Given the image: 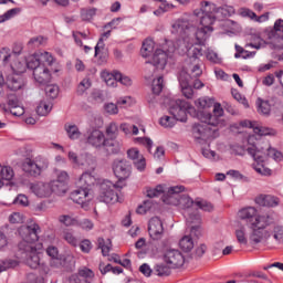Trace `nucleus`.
<instances>
[{"mask_svg": "<svg viewBox=\"0 0 283 283\" xmlns=\"http://www.w3.org/2000/svg\"><path fill=\"white\" fill-rule=\"evenodd\" d=\"M50 67H52V65L44 63L33 71V78L39 85H48V83H50L52 78Z\"/></svg>", "mask_w": 283, "mask_h": 283, "instance_id": "17", "label": "nucleus"}, {"mask_svg": "<svg viewBox=\"0 0 283 283\" xmlns=\"http://www.w3.org/2000/svg\"><path fill=\"white\" fill-rule=\"evenodd\" d=\"M222 116H224V109L221 104L214 105L213 114L208 111H199L197 113V118L201 124H195L192 126V135L196 140H203V143H207L209 138H213L216 128L211 127H218Z\"/></svg>", "mask_w": 283, "mask_h": 283, "instance_id": "3", "label": "nucleus"}, {"mask_svg": "<svg viewBox=\"0 0 283 283\" xmlns=\"http://www.w3.org/2000/svg\"><path fill=\"white\" fill-rule=\"evenodd\" d=\"M245 48H254V50H261V48H266V41L262 38L254 35L250 43L245 44Z\"/></svg>", "mask_w": 283, "mask_h": 283, "instance_id": "41", "label": "nucleus"}, {"mask_svg": "<svg viewBox=\"0 0 283 283\" xmlns=\"http://www.w3.org/2000/svg\"><path fill=\"white\" fill-rule=\"evenodd\" d=\"M106 136L108 140H114L118 136V125L116 123H111L106 126Z\"/></svg>", "mask_w": 283, "mask_h": 283, "instance_id": "45", "label": "nucleus"}, {"mask_svg": "<svg viewBox=\"0 0 283 283\" xmlns=\"http://www.w3.org/2000/svg\"><path fill=\"white\" fill-rule=\"evenodd\" d=\"M171 269L174 268L167 263H157L154 266V273L158 275V277H167L171 275Z\"/></svg>", "mask_w": 283, "mask_h": 283, "instance_id": "28", "label": "nucleus"}, {"mask_svg": "<svg viewBox=\"0 0 283 283\" xmlns=\"http://www.w3.org/2000/svg\"><path fill=\"white\" fill-rule=\"evenodd\" d=\"M86 143L96 148L105 147L109 154H118V151H120L118 143H116V140L105 138V134L99 129L91 130L86 137Z\"/></svg>", "mask_w": 283, "mask_h": 283, "instance_id": "7", "label": "nucleus"}, {"mask_svg": "<svg viewBox=\"0 0 283 283\" xmlns=\"http://www.w3.org/2000/svg\"><path fill=\"white\" fill-rule=\"evenodd\" d=\"M195 205L196 207H198V209H201L202 211H213V205L209 201H196Z\"/></svg>", "mask_w": 283, "mask_h": 283, "instance_id": "54", "label": "nucleus"}, {"mask_svg": "<svg viewBox=\"0 0 283 283\" xmlns=\"http://www.w3.org/2000/svg\"><path fill=\"white\" fill-rule=\"evenodd\" d=\"M241 127H248L249 129H253L254 134H259V136H266L269 133L263 132L262 128L255 126V122H251L249 119H244L240 122Z\"/></svg>", "mask_w": 283, "mask_h": 283, "instance_id": "36", "label": "nucleus"}, {"mask_svg": "<svg viewBox=\"0 0 283 283\" xmlns=\"http://www.w3.org/2000/svg\"><path fill=\"white\" fill-rule=\"evenodd\" d=\"M14 178V170L10 166H1L0 165V189L3 187V180L10 182Z\"/></svg>", "mask_w": 283, "mask_h": 283, "instance_id": "27", "label": "nucleus"}, {"mask_svg": "<svg viewBox=\"0 0 283 283\" xmlns=\"http://www.w3.org/2000/svg\"><path fill=\"white\" fill-rule=\"evenodd\" d=\"M167 59H169V54L163 51V49H157L148 63L154 65V67L157 70H165L167 65Z\"/></svg>", "mask_w": 283, "mask_h": 283, "instance_id": "19", "label": "nucleus"}, {"mask_svg": "<svg viewBox=\"0 0 283 283\" xmlns=\"http://www.w3.org/2000/svg\"><path fill=\"white\" fill-rule=\"evenodd\" d=\"M255 202L260 207H277L280 205V198L271 195H260L255 198Z\"/></svg>", "mask_w": 283, "mask_h": 283, "instance_id": "24", "label": "nucleus"}, {"mask_svg": "<svg viewBox=\"0 0 283 283\" xmlns=\"http://www.w3.org/2000/svg\"><path fill=\"white\" fill-rule=\"evenodd\" d=\"M51 187V193H55L56 196H63V193H66L67 186L65 184H61V181L53 180L49 182Z\"/></svg>", "mask_w": 283, "mask_h": 283, "instance_id": "32", "label": "nucleus"}, {"mask_svg": "<svg viewBox=\"0 0 283 283\" xmlns=\"http://www.w3.org/2000/svg\"><path fill=\"white\" fill-rule=\"evenodd\" d=\"M134 166L136 167L137 171H145L147 168V160L142 156L139 159L134 161Z\"/></svg>", "mask_w": 283, "mask_h": 283, "instance_id": "59", "label": "nucleus"}, {"mask_svg": "<svg viewBox=\"0 0 283 283\" xmlns=\"http://www.w3.org/2000/svg\"><path fill=\"white\" fill-rule=\"evenodd\" d=\"M239 218L245 220L250 227H253V224H258V222H264L269 217L258 214V209L254 207H247L239 211Z\"/></svg>", "mask_w": 283, "mask_h": 283, "instance_id": "15", "label": "nucleus"}, {"mask_svg": "<svg viewBox=\"0 0 283 283\" xmlns=\"http://www.w3.org/2000/svg\"><path fill=\"white\" fill-rule=\"evenodd\" d=\"M256 107L259 114H263V116H269V114H271V104H269V101L258 98Z\"/></svg>", "mask_w": 283, "mask_h": 283, "instance_id": "37", "label": "nucleus"}, {"mask_svg": "<svg viewBox=\"0 0 283 283\" xmlns=\"http://www.w3.org/2000/svg\"><path fill=\"white\" fill-rule=\"evenodd\" d=\"M18 265H19V260L4 259L0 261V273H3V271H8L10 269H17Z\"/></svg>", "mask_w": 283, "mask_h": 283, "instance_id": "39", "label": "nucleus"}, {"mask_svg": "<svg viewBox=\"0 0 283 283\" xmlns=\"http://www.w3.org/2000/svg\"><path fill=\"white\" fill-rule=\"evenodd\" d=\"M10 59H12V53L10 49L2 48L0 51V61H2L3 65H8L10 63Z\"/></svg>", "mask_w": 283, "mask_h": 283, "instance_id": "50", "label": "nucleus"}, {"mask_svg": "<svg viewBox=\"0 0 283 283\" xmlns=\"http://www.w3.org/2000/svg\"><path fill=\"white\" fill-rule=\"evenodd\" d=\"M163 87H165V80L163 76L153 81V92L154 94H159L163 92Z\"/></svg>", "mask_w": 283, "mask_h": 283, "instance_id": "47", "label": "nucleus"}, {"mask_svg": "<svg viewBox=\"0 0 283 283\" xmlns=\"http://www.w3.org/2000/svg\"><path fill=\"white\" fill-rule=\"evenodd\" d=\"M235 238L239 244H248L247 230L244 228L235 230Z\"/></svg>", "mask_w": 283, "mask_h": 283, "instance_id": "51", "label": "nucleus"}, {"mask_svg": "<svg viewBox=\"0 0 283 283\" xmlns=\"http://www.w3.org/2000/svg\"><path fill=\"white\" fill-rule=\"evenodd\" d=\"M148 233L151 240H160L163 233H165V228L163 227V220L158 217H154L148 222Z\"/></svg>", "mask_w": 283, "mask_h": 283, "instance_id": "18", "label": "nucleus"}, {"mask_svg": "<svg viewBox=\"0 0 283 283\" xmlns=\"http://www.w3.org/2000/svg\"><path fill=\"white\" fill-rule=\"evenodd\" d=\"M163 260L172 269H180V266L185 265V255L177 249L166 250Z\"/></svg>", "mask_w": 283, "mask_h": 283, "instance_id": "14", "label": "nucleus"}, {"mask_svg": "<svg viewBox=\"0 0 283 283\" xmlns=\"http://www.w3.org/2000/svg\"><path fill=\"white\" fill-rule=\"evenodd\" d=\"M216 4L209 1H202L201 8L193 11L195 17L199 19L201 28L213 31V24L218 21L216 15Z\"/></svg>", "mask_w": 283, "mask_h": 283, "instance_id": "8", "label": "nucleus"}, {"mask_svg": "<svg viewBox=\"0 0 283 283\" xmlns=\"http://www.w3.org/2000/svg\"><path fill=\"white\" fill-rule=\"evenodd\" d=\"M70 283H87V280L81 279L78 274H73L69 279Z\"/></svg>", "mask_w": 283, "mask_h": 283, "instance_id": "64", "label": "nucleus"}, {"mask_svg": "<svg viewBox=\"0 0 283 283\" xmlns=\"http://www.w3.org/2000/svg\"><path fill=\"white\" fill-rule=\"evenodd\" d=\"M148 198H158V196H161V193H165V190L163 188V185H158L155 188H148L146 190Z\"/></svg>", "mask_w": 283, "mask_h": 283, "instance_id": "46", "label": "nucleus"}, {"mask_svg": "<svg viewBox=\"0 0 283 283\" xmlns=\"http://www.w3.org/2000/svg\"><path fill=\"white\" fill-rule=\"evenodd\" d=\"M55 181L67 186V182L70 181V175L67 171L62 170L57 174V179H55Z\"/></svg>", "mask_w": 283, "mask_h": 283, "instance_id": "60", "label": "nucleus"}, {"mask_svg": "<svg viewBox=\"0 0 283 283\" xmlns=\"http://www.w3.org/2000/svg\"><path fill=\"white\" fill-rule=\"evenodd\" d=\"M54 55L52 53L44 51L39 54V56H29L25 61L28 70H36V67H40V65L46 64V65H54Z\"/></svg>", "mask_w": 283, "mask_h": 283, "instance_id": "12", "label": "nucleus"}, {"mask_svg": "<svg viewBox=\"0 0 283 283\" xmlns=\"http://www.w3.org/2000/svg\"><path fill=\"white\" fill-rule=\"evenodd\" d=\"M8 107L9 108H3L4 112H10V114H12V116H23V108H19V99L17 98H10L8 101ZM14 109H19V111H14Z\"/></svg>", "mask_w": 283, "mask_h": 283, "instance_id": "30", "label": "nucleus"}, {"mask_svg": "<svg viewBox=\"0 0 283 283\" xmlns=\"http://www.w3.org/2000/svg\"><path fill=\"white\" fill-rule=\"evenodd\" d=\"M182 191H185V186H172L168 189L167 193L164 195L163 201L165 205H167V200L174 202L176 198H180L179 193H182Z\"/></svg>", "mask_w": 283, "mask_h": 283, "instance_id": "25", "label": "nucleus"}, {"mask_svg": "<svg viewBox=\"0 0 283 283\" xmlns=\"http://www.w3.org/2000/svg\"><path fill=\"white\" fill-rule=\"evenodd\" d=\"M45 43V38L39 35L35 38H32L28 45H30V48H39V45H43Z\"/></svg>", "mask_w": 283, "mask_h": 283, "instance_id": "57", "label": "nucleus"}, {"mask_svg": "<svg viewBox=\"0 0 283 283\" xmlns=\"http://www.w3.org/2000/svg\"><path fill=\"white\" fill-rule=\"evenodd\" d=\"M179 84L184 96L186 98H193V87L189 85V81L184 80L182 76H179Z\"/></svg>", "mask_w": 283, "mask_h": 283, "instance_id": "33", "label": "nucleus"}, {"mask_svg": "<svg viewBox=\"0 0 283 283\" xmlns=\"http://www.w3.org/2000/svg\"><path fill=\"white\" fill-rule=\"evenodd\" d=\"M59 221L62 224H65V227H72V226L76 224V219H74L67 214L60 216Z\"/></svg>", "mask_w": 283, "mask_h": 283, "instance_id": "55", "label": "nucleus"}, {"mask_svg": "<svg viewBox=\"0 0 283 283\" xmlns=\"http://www.w3.org/2000/svg\"><path fill=\"white\" fill-rule=\"evenodd\" d=\"M98 9L96 8H84L81 9V19L82 21H92L94 17H96V12Z\"/></svg>", "mask_w": 283, "mask_h": 283, "instance_id": "42", "label": "nucleus"}, {"mask_svg": "<svg viewBox=\"0 0 283 283\" xmlns=\"http://www.w3.org/2000/svg\"><path fill=\"white\" fill-rule=\"evenodd\" d=\"M19 235L22 241L18 244L17 258L22 260L30 269H39L41 266V259L36 251V242H39V233H41V227L33 223L31 226H21L18 229Z\"/></svg>", "mask_w": 283, "mask_h": 283, "instance_id": "1", "label": "nucleus"}, {"mask_svg": "<svg viewBox=\"0 0 283 283\" xmlns=\"http://www.w3.org/2000/svg\"><path fill=\"white\" fill-rule=\"evenodd\" d=\"M90 87H92V80H90V77H85L77 85L78 96H83L85 94V92H87V90H90Z\"/></svg>", "mask_w": 283, "mask_h": 283, "instance_id": "44", "label": "nucleus"}, {"mask_svg": "<svg viewBox=\"0 0 283 283\" xmlns=\"http://www.w3.org/2000/svg\"><path fill=\"white\" fill-rule=\"evenodd\" d=\"M77 275H80L81 280H92L94 277V272L87 268H84L78 271Z\"/></svg>", "mask_w": 283, "mask_h": 283, "instance_id": "56", "label": "nucleus"}, {"mask_svg": "<svg viewBox=\"0 0 283 283\" xmlns=\"http://www.w3.org/2000/svg\"><path fill=\"white\" fill-rule=\"evenodd\" d=\"M212 11H214V15L217 17L218 21H222L235 14V8H233V6H228V4H224L222 7H217L214 4V9H212Z\"/></svg>", "mask_w": 283, "mask_h": 283, "instance_id": "22", "label": "nucleus"}, {"mask_svg": "<svg viewBox=\"0 0 283 283\" xmlns=\"http://www.w3.org/2000/svg\"><path fill=\"white\" fill-rule=\"evenodd\" d=\"M209 32H213L212 30H208L205 27H201L196 32V39L198 44L190 46L187 51L188 59L186 60V71L192 78H198L202 75V69H200V56H202V45H205V41L209 39Z\"/></svg>", "mask_w": 283, "mask_h": 283, "instance_id": "4", "label": "nucleus"}, {"mask_svg": "<svg viewBox=\"0 0 283 283\" xmlns=\"http://www.w3.org/2000/svg\"><path fill=\"white\" fill-rule=\"evenodd\" d=\"M156 46V42L151 39H146L143 42L142 49H140V54L144 59H147L154 54V48Z\"/></svg>", "mask_w": 283, "mask_h": 283, "instance_id": "29", "label": "nucleus"}, {"mask_svg": "<svg viewBox=\"0 0 283 283\" xmlns=\"http://www.w3.org/2000/svg\"><path fill=\"white\" fill-rule=\"evenodd\" d=\"M9 222L11 224H22L23 216L19 212H13L11 216H9Z\"/></svg>", "mask_w": 283, "mask_h": 283, "instance_id": "58", "label": "nucleus"}, {"mask_svg": "<svg viewBox=\"0 0 283 283\" xmlns=\"http://www.w3.org/2000/svg\"><path fill=\"white\" fill-rule=\"evenodd\" d=\"M206 59L214 65H220V63H222V59H220V56H218V53H216L214 51H208L206 53Z\"/></svg>", "mask_w": 283, "mask_h": 283, "instance_id": "52", "label": "nucleus"}, {"mask_svg": "<svg viewBox=\"0 0 283 283\" xmlns=\"http://www.w3.org/2000/svg\"><path fill=\"white\" fill-rule=\"evenodd\" d=\"M10 67L13 74H18L19 76H21V74H23L25 70H28L27 63L19 60H15L13 63H11Z\"/></svg>", "mask_w": 283, "mask_h": 283, "instance_id": "40", "label": "nucleus"}, {"mask_svg": "<svg viewBox=\"0 0 283 283\" xmlns=\"http://www.w3.org/2000/svg\"><path fill=\"white\" fill-rule=\"evenodd\" d=\"M80 249L83 253H90V251H92V241L84 239L80 243Z\"/></svg>", "mask_w": 283, "mask_h": 283, "instance_id": "61", "label": "nucleus"}, {"mask_svg": "<svg viewBox=\"0 0 283 283\" xmlns=\"http://www.w3.org/2000/svg\"><path fill=\"white\" fill-rule=\"evenodd\" d=\"M6 85L11 92H19L25 87V81L19 74H12L7 77Z\"/></svg>", "mask_w": 283, "mask_h": 283, "instance_id": "21", "label": "nucleus"}, {"mask_svg": "<svg viewBox=\"0 0 283 283\" xmlns=\"http://www.w3.org/2000/svg\"><path fill=\"white\" fill-rule=\"evenodd\" d=\"M116 78H118V83H122V85H126V86L132 85V78H129V76L123 75V73L120 72L116 73Z\"/></svg>", "mask_w": 283, "mask_h": 283, "instance_id": "62", "label": "nucleus"}, {"mask_svg": "<svg viewBox=\"0 0 283 283\" xmlns=\"http://www.w3.org/2000/svg\"><path fill=\"white\" fill-rule=\"evenodd\" d=\"M166 205L180 206L184 210V216H187L190 222H200V213H198V209L193 208V199L189 196H181L180 198H175L174 201H169L166 199Z\"/></svg>", "mask_w": 283, "mask_h": 283, "instance_id": "9", "label": "nucleus"}, {"mask_svg": "<svg viewBox=\"0 0 283 283\" xmlns=\"http://www.w3.org/2000/svg\"><path fill=\"white\" fill-rule=\"evenodd\" d=\"M31 191L38 196V198H50L52 196V188L49 184L36 182L31 185Z\"/></svg>", "mask_w": 283, "mask_h": 283, "instance_id": "20", "label": "nucleus"}, {"mask_svg": "<svg viewBox=\"0 0 283 283\" xmlns=\"http://www.w3.org/2000/svg\"><path fill=\"white\" fill-rule=\"evenodd\" d=\"M104 109L107 114H118V106L114 103L105 104Z\"/></svg>", "mask_w": 283, "mask_h": 283, "instance_id": "63", "label": "nucleus"}, {"mask_svg": "<svg viewBox=\"0 0 283 283\" xmlns=\"http://www.w3.org/2000/svg\"><path fill=\"white\" fill-rule=\"evenodd\" d=\"M216 105H220V103H216L213 98L209 97H201L198 99V107L202 109V112H207L209 107H213V111L216 109Z\"/></svg>", "mask_w": 283, "mask_h": 283, "instance_id": "35", "label": "nucleus"}, {"mask_svg": "<svg viewBox=\"0 0 283 283\" xmlns=\"http://www.w3.org/2000/svg\"><path fill=\"white\" fill-rule=\"evenodd\" d=\"M64 129L71 140H78L81 138V130L74 124H65Z\"/></svg>", "mask_w": 283, "mask_h": 283, "instance_id": "31", "label": "nucleus"}, {"mask_svg": "<svg viewBox=\"0 0 283 283\" xmlns=\"http://www.w3.org/2000/svg\"><path fill=\"white\" fill-rule=\"evenodd\" d=\"M44 92L49 98H56L59 96V85L56 84H50L46 85L44 88Z\"/></svg>", "mask_w": 283, "mask_h": 283, "instance_id": "48", "label": "nucleus"}, {"mask_svg": "<svg viewBox=\"0 0 283 283\" xmlns=\"http://www.w3.org/2000/svg\"><path fill=\"white\" fill-rule=\"evenodd\" d=\"M252 229V233L250 234V241L253 244H260L263 240H269L271 238V232L266 231L269 227V218L264 219L263 221H259L250 226Z\"/></svg>", "mask_w": 283, "mask_h": 283, "instance_id": "11", "label": "nucleus"}, {"mask_svg": "<svg viewBox=\"0 0 283 283\" xmlns=\"http://www.w3.org/2000/svg\"><path fill=\"white\" fill-rule=\"evenodd\" d=\"M273 238L279 244H283V227L276 226L273 229Z\"/></svg>", "mask_w": 283, "mask_h": 283, "instance_id": "53", "label": "nucleus"}, {"mask_svg": "<svg viewBox=\"0 0 283 283\" xmlns=\"http://www.w3.org/2000/svg\"><path fill=\"white\" fill-rule=\"evenodd\" d=\"M71 200L76 205H81L82 209H87L92 197L90 196V190L87 188H81L78 186V189L71 192Z\"/></svg>", "mask_w": 283, "mask_h": 283, "instance_id": "16", "label": "nucleus"}, {"mask_svg": "<svg viewBox=\"0 0 283 283\" xmlns=\"http://www.w3.org/2000/svg\"><path fill=\"white\" fill-rule=\"evenodd\" d=\"M120 189H123V186L118 182L113 184L112 181H104L99 186V202H105L106 205H116V202H123Z\"/></svg>", "mask_w": 283, "mask_h": 283, "instance_id": "6", "label": "nucleus"}, {"mask_svg": "<svg viewBox=\"0 0 283 283\" xmlns=\"http://www.w3.org/2000/svg\"><path fill=\"white\" fill-rule=\"evenodd\" d=\"M51 109L52 108L50 107V105H48L45 102H40L36 107V114L38 116H48Z\"/></svg>", "mask_w": 283, "mask_h": 283, "instance_id": "49", "label": "nucleus"}, {"mask_svg": "<svg viewBox=\"0 0 283 283\" xmlns=\"http://www.w3.org/2000/svg\"><path fill=\"white\" fill-rule=\"evenodd\" d=\"M97 247L98 249H101L102 255H104V258H107V255H109V251H112V240L107 239L105 241V239L98 238Z\"/></svg>", "mask_w": 283, "mask_h": 283, "instance_id": "34", "label": "nucleus"}, {"mask_svg": "<svg viewBox=\"0 0 283 283\" xmlns=\"http://www.w3.org/2000/svg\"><path fill=\"white\" fill-rule=\"evenodd\" d=\"M191 109V104L185 99H170L169 101V113L170 116H164L160 118L159 124L161 127H174L176 120L180 123H187V112Z\"/></svg>", "mask_w": 283, "mask_h": 283, "instance_id": "5", "label": "nucleus"}, {"mask_svg": "<svg viewBox=\"0 0 283 283\" xmlns=\"http://www.w3.org/2000/svg\"><path fill=\"white\" fill-rule=\"evenodd\" d=\"M179 247L181 250H184L186 253H189L193 249V239L191 235H185L179 241Z\"/></svg>", "mask_w": 283, "mask_h": 283, "instance_id": "38", "label": "nucleus"}, {"mask_svg": "<svg viewBox=\"0 0 283 283\" xmlns=\"http://www.w3.org/2000/svg\"><path fill=\"white\" fill-rule=\"evenodd\" d=\"M116 73H118V71L104 74V81L108 87H116V85H118V77H116Z\"/></svg>", "mask_w": 283, "mask_h": 283, "instance_id": "43", "label": "nucleus"}, {"mask_svg": "<svg viewBox=\"0 0 283 283\" xmlns=\"http://www.w3.org/2000/svg\"><path fill=\"white\" fill-rule=\"evenodd\" d=\"M113 171L118 178V185H120L123 180H127L132 176V164L125 159H116L113 163Z\"/></svg>", "mask_w": 283, "mask_h": 283, "instance_id": "13", "label": "nucleus"}, {"mask_svg": "<svg viewBox=\"0 0 283 283\" xmlns=\"http://www.w3.org/2000/svg\"><path fill=\"white\" fill-rule=\"evenodd\" d=\"M255 140H258L255 135L248 136L247 143L249 146L245 150L255 161V164H253L255 172L261 174V176H271L272 170L264 167V161L272 158L275 163H282L283 154L282 151L271 147L270 144H265V147H256Z\"/></svg>", "mask_w": 283, "mask_h": 283, "instance_id": "2", "label": "nucleus"}, {"mask_svg": "<svg viewBox=\"0 0 283 283\" xmlns=\"http://www.w3.org/2000/svg\"><path fill=\"white\" fill-rule=\"evenodd\" d=\"M49 163L48 159L39 156L35 159L27 158L22 163V170L24 174L38 178L44 169H48Z\"/></svg>", "mask_w": 283, "mask_h": 283, "instance_id": "10", "label": "nucleus"}, {"mask_svg": "<svg viewBox=\"0 0 283 283\" xmlns=\"http://www.w3.org/2000/svg\"><path fill=\"white\" fill-rule=\"evenodd\" d=\"M77 185L81 189H88V191H92V187L96 185V177H94L92 172L85 171L81 175Z\"/></svg>", "mask_w": 283, "mask_h": 283, "instance_id": "23", "label": "nucleus"}, {"mask_svg": "<svg viewBox=\"0 0 283 283\" xmlns=\"http://www.w3.org/2000/svg\"><path fill=\"white\" fill-rule=\"evenodd\" d=\"M191 27V24H189V21L187 20H177L174 24H172V34H179V36H182V34H187V30H189V28Z\"/></svg>", "mask_w": 283, "mask_h": 283, "instance_id": "26", "label": "nucleus"}]
</instances>
